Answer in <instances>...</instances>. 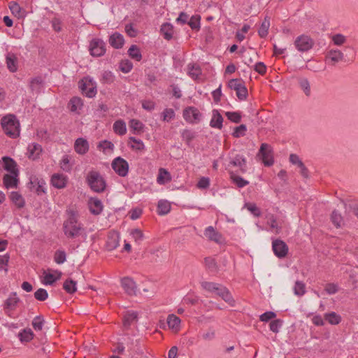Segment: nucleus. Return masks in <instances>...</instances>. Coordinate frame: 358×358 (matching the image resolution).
I'll return each mask as SVG.
<instances>
[{"instance_id": "nucleus-52", "label": "nucleus", "mask_w": 358, "mask_h": 358, "mask_svg": "<svg viewBox=\"0 0 358 358\" xmlns=\"http://www.w3.org/2000/svg\"><path fill=\"white\" fill-rule=\"evenodd\" d=\"M61 169L66 171L70 172L72 169V165L70 164V157L69 155H64L60 162Z\"/></svg>"}, {"instance_id": "nucleus-13", "label": "nucleus", "mask_w": 358, "mask_h": 358, "mask_svg": "<svg viewBox=\"0 0 358 358\" xmlns=\"http://www.w3.org/2000/svg\"><path fill=\"white\" fill-rule=\"evenodd\" d=\"M185 120L191 123L198 122L201 120V114L199 110L194 107H188L183 111Z\"/></svg>"}, {"instance_id": "nucleus-47", "label": "nucleus", "mask_w": 358, "mask_h": 358, "mask_svg": "<svg viewBox=\"0 0 358 358\" xmlns=\"http://www.w3.org/2000/svg\"><path fill=\"white\" fill-rule=\"evenodd\" d=\"M294 293L298 296L304 295L306 293V285L302 281H296L294 287Z\"/></svg>"}, {"instance_id": "nucleus-11", "label": "nucleus", "mask_w": 358, "mask_h": 358, "mask_svg": "<svg viewBox=\"0 0 358 358\" xmlns=\"http://www.w3.org/2000/svg\"><path fill=\"white\" fill-rule=\"evenodd\" d=\"M20 301V299L17 296V293L12 292L3 303V310L6 315L11 317L12 312L15 310Z\"/></svg>"}, {"instance_id": "nucleus-59", "label": "nucleus", "mask_w": 358, "mask_h": 358, "mask_svg": "<svg viewBox=\"0 0 358 358\" xmlns=\"http://www.w3.org/2000/svg\"><path fill=\"white\" fill-rule=\"evenodd\" d=\"M225 115L234 123H239L241 120V115L238 112H226Z\"/></svg>"}, {"instance_id": "nucleus-33", "label": "nucleus", "mask_w": 358, "mask_h": 358, "mask_svg": "<svg viewBox=\"0 0 358 358\" xmlns=\"http://www.w3.org/2000/svg\"><path fill=\"white\" fill-rule=\"evenodd\" d=\"M138 314L134 311H128L124 316L123 325L125 328L129 329L131 324L137 320Z\"/></svg>"}, {"instance_id": "nucleus-24", "label": "nucleus", "mask_w": 358, "mask_h": 358, "mask_svg": "<svg viewBox=\"0 0 358 358\" xmlns=\"http://www.w3.org/2000/svg\"><path fill=\"white\" fill-rule=\"evenodd\" d=\"M124 43V40L123 36L117 32L113 34L109 38L110 45L115 49L121 48Z\"/></svg>"}, {"instance_id": "nucleus-46", "label": "nucleus", "mask_w": 358, "mask_h": 358, "mask_svg": "<svg viewBox=\"0 0 358 358\" xmlns=\"http://www.w3.org/2000/svg\"><path fill=\"white\" fill-rule=\"evenodd\" d=\"M230 178L238 187H243L249 184V182L241 176L235 175L233 172L230 173Z\"/></svg>"}, {"instance_id": "nucleus-41", "label": "nucleus", "mask_w": 358, "mask_h": 358, "mask_svg": "<svg viewBox=\"0 0 358 358\" xmlns=\"http://www.w3.org/2000/svg\"><path fill=\"white\" fill-rule=\"evenodd\" d=\"M169 180H171L170 173L165 169L160 168L157 178V182L163 185Z\"/></svg>"}, {"instance_id": "nucleus-21", "label": "nucleus", "mask_w": 358, "mask_h": 358, "mask_svg": "<svg viewBox=\"0 0 358 358\" xmlns=\"http://www.w3.org/2000/svg\"><path fill=\"white\" fill-rule=\"evenodd\" d=\"M42 152L41 145L38 143H31L28 145L27 153L28 157L32 160L38 159Z\"/></svg>"}, {"instance_id": "nucleus-7", "label": "nucleus", "mask_w": 358, "mask_h": 358, "mask_svg": "<svg viewBox=\"0 0 358 358\" xmlns=\"http://www.w3.org/2000/svg\"><path fill=\"white\" fill-rule=\"evenodd\" d=\"M294 44L299 52H307L313 48L315 42L310 36L302 34L296 38Z\"/></svg>"}, {"instance_id": "nucleus-19", "label": "nucleus", "mask_w": 358, "mask_h": 358, "mask_svg": "<svg viewBox=\"0 0 358 358\" xmlns=\"http://www.w3.org/2000/svg\"><path fill=\"white\" fill-rule=\"evenodd\" d=\"M4 169L10 172L11 174L17 175L19 174V171L17 168V163L10 157H3L2 158Z\"/></svg>"}, {"instance_id": "nucleus-2", "label": "nucleus", "mask_w": 358, "mask_h": 358, "mask_svg": "<svg viewBox=\"0 0 358 358\" xmlns=\"http://www.w3.org/2000/svg\"><path fill=\"white\" fill-rule=\"evenodd\" d=\"M201 286L207 292L215 293L229 305H234L235 301L231 293L224 285L213 282L203 281L201 282Z\"/></svg>"}, {"instance_id": "nucleus-55", "label": "nucleus", "mask_w": 358, "mask_h": 358, "mask_svg": "<svg viewBox=\"0 0 358 358\" xmlns=\"http://www.w3.org/2000/svg\"><path fill=\"white\" fill-rule=\"evenodd\" d=\"M331 220L335 227H340L343 222V217L336 210H334L331 215Z\"/></svg>"}, {"instance_id": "nucleus-25", "label": "nucleus", "mask_w": 358, "mask_h": 358, "mask_svg": "<svg viewBox=\"0 0 358 358\" xmlns=\"http://www.w3.org/2000/svg\"><path fill=\"white\" fill-rule=\"evenodd\" d=\"M74 149L77 153L84 155L89 150V143L87 140L79 138L75 142Z\"/></svg>"}, {"instance_id": "nucleus-53", "label": "nucleus", "mask_w": 358, "mask_h": 358, "mask_svg": "<svg viewBox=\"0 0 358 358\" xmlns=\"http://www.w3.org/2000/svg\"><path fill=\"white\" fill-rule=\"evenodd\" d=\"M162 120L164 122H170L175 117V112L172 108H166L162 113Z\"/></svg>"}, {"instance_id": "nucleus-31", "label": "nucleus", "mask_w": 358, "mask_h": 358, "mask_svg": "<svg viewBox=\"0 0 358 358\" xmlns=\"http://www.w3.org/2000/svg\"><path fill=\"white\" fill-rule=\"evenodd\" d=\"M54 273L55 274L46 273L44 275V280L43 281V283L45 285H52L57 280L60 279L62 276V272L58 270H56L54 271Z\"/></svg>"}, {"instance_id": "nucleus-54", "label": "nucleus", "mask_w": 358, "mask_h": 358, "mask_svg": "<svg viewBox=\"0 0 358 358\" xmlns=\"http://www.w3.org/2000/svg\"><path fill=\"white\" fill-rule=\"evenodd\" d=\"M66 255L64 250H59L55 252L54 260L57 264H63L66 261Z\"/></svg>"}, {"instance_id": "nucleus-58", "label": "nucleus", "mask_w": 358, "mask_h": 358, "mask_svg": "<svg viewBox=\"0 0 358 358\" xmlns=\"http://www.w3.org/2000/svg\"><path fill=\"white\" fill-rule=\"evenodd\" d=\"M43 83V79L41 77L34 78L30 81V89L31 91H38L41 85Z\"/></svg>"}, {"instance_id": "nucleus-3", "label": "nucleus", "mask_w": 358, "mask_h": 358, "mask_svg": "<svg viewBox=\"0 0 358 358\" xmlns=\"http://www.w3.org/2000/svg\"><path fill=\"white\" fill-rule=\"evenodd\" d=\"M1 124L4 133L15 138L20 135V122L14 115H7L1 120Z\"/></svg>"}, {"instance_id": "nucleus-4", "label": "nucleus", "mask_w": 358, "mask_h": 358, "mask_svg": "<svg viewBox=\"0 0 358 358\" xmlns=\"http://www.w3.org/2000/svg\"><path fill=\"white\" fill-rule=\"evenodd\" d=\"M85 180L90 188L94 192L102 193L106 189V180L97 171H90L86 176Z\"/></svg>"}, {"instance_id": "nucleus-15", "label": "nucleus", "mask_w": 358, "mask_h": 358, "mask_svg": "<svg viewBox=\"0 0 358 358\" xmlns=\"http://www.w3.org/2000/svg\"><path fill=\"white\" fill-rule=\"evenodd\" d=\"M289 159L290 163L296 165L300 169V173L304 178H309V171L308 169L297 155L291 154Z\"/></svg>"}, {"instance_id": "nucleus-51", "label": "nucleus", "mask_w": 358, "mask_h": 358, "mask_svg": "<svg viewBox=\"0 0 358 358\" xmlns=\"http://www.w3.org/2000/svg\"><path fill=\"white\" fill-rule=\"evenodd\" d=\"M204 264L207 268L211 271L217 270V264L215 259L211 257H207L204 259Z\"/></svg>"}, {"instance_id": "nucleus-36", "label": "nucleus", "mask_w": 358, "mask_h": 358, "mask_svg": "<svg viewBox=\"0 0 358 358\" xmlns=\"http://www.w3.org/2000/svg\"><path fill=\"white\" fill-rule=\"evenodd\" d=\"M34 333L29 328L23 329L18 334V338L22 343L29 342L34 338Z\"/></svg>"}, {"instance_id": "nucleus-49", "label": "nucleus", "mask_w": 358, "mask_h": 358, "mask_svg": "<svg viewBox=\"0 0 358 358\" xmlns=\"http://www.w3.org/2000/svg\"><path fill=\"white\" fill-rule=\"evenodd\" d=\"M9 8L11 13L17 17H22L23 16L22 12V9L16 2L12 1L9 3Z\"/></svg>"}, {"instance_id": "nucleus-35", "label": "nucleus", "mask_w": 358, "mask_h": 358, "mask_svg": "<svg viewBox=\"0 0 358 358\" xmlns=\"http://www.w3.org/2000/svg\"><path fill=\"white\" fill-rule=\"evenodd\" d=\"M269 27L270 17L268 16H266L258 30L259 36L261 38H265L268 35Z\"/></svg>"}, {"instance_id": "nucleus-14", "label": "nucleus", "mask_w": 358, "mask_h": 358, "mask_svg": "<svg viewBox=\"0 0 358 358\" xmlns=\"http://www.w3.org/2000/svg\"><path fill=\"white\" fill-rule=\"evenodd\" d=\"M121 285L124 290L129 295H136V284L134 280L129 277H124L121 280Z\"/></svg>"}, {"instance_id": "nucleus-26", "label": "nucleus", "mask_w": 358, "mask_h": 358, "mask_svg": "<svg viewBox=\"0 0 358 358\" xmlns=\"http://www.w3.org/2000/svg\"><path fill=\"white\" fill-rule=\"evenodd\" d=\"M18 174L13 175V174H5L3 178V182L4 186L7 188H16L17 187L18 184V179H17Z\"/></svg>"}, {"instance_id": "nucleus-6", "label": "nucleus", "mask_w": 358, "mask_h": 358, "mask_svg": "<svg viewBox=\"0 0 358 358\" xmlns=\"http://www.w3.org/2000/svg\"><path fill=\"white\" fill-rule=\"evenodd\" d=\"M228 87L231 90L236 91V94L238 99L243 101L246 99L248 96V89L245 85L243 80L238 78L231 79L228 82Z\"/></svg>"}, {"instance_id": "nucleus-32", "label": "nucleus", "mask_w": 358, "mask_h": 358, "mask_svg": "<svg viewBox=\"0 0 358 358\" xmlns=\"http://www.w3.org/2000/svg\"><path fill=\"white\" fill-rule=\"evenodd\" d=\"M83 102L81 98L78 96L72 97L69 102V108L71 112H77L82 108Z\"/></svg>"}, {"instance_id": "nucleus-5", "label": "nucleus", "mask_w": 358, "mask_h": 358, "mask_svg": "<svg viewBox=\"0 0 358 358\" xmlns=\"http://www.w3.org/2000/svg\"><path fill=\"white\" fill-rule=\"evenodd\" d=\"M82 93L88 98H92L96 94V85L90 77H85L78 83Z\"/></svg>"}, {"instance_id": "nucleus-57", "label": "nucleus", "mask_w": 358, "mask_h": 358, "mask_svg": "<svg viewBox=\"0 0 358 358\" xmlns=\"http://www.w3.org/2000/svg\"><path fill=\"white\" fill-rule=\"evenodd\" d=\"M34 297L36 299L40 301H44L48 297V292L43 288L37 289L34 293Z\"/></svg>"}, {"instance_id": "nucleus-1", "label": "nucleus", "mask_w": 358, "mask_h": 358, "mask_svg": "<svg viewBox=\"0 0 358 358\" xmlns=\"http://www.w3.org/2000/svg\"><path fill=\"white\" fill-rule=\"evenodd\" d=\"M63 231L68 238H75L85 233L83 225L78 222L76 213L71 210L63 223Z\"/></svg>"}, {"instance_id": "nucleus-61", "label": "nucleus", "mask_w": 358, "mask_h": 358, "mask_svg": "<svg viewBox=\"0 0 358 358\" xmlns=\"http://www.w3.org/2000/svg\"><path fill=\"white\" fill-rule=\"evenodd\" d=\"M299 85L301 88L303 90L304 93L306 96H309L310 94V83L306 78H301L299 80Z\"/></svg>"}, {"instance_id": "nucleus-10", "label": "nucleus", "mask_w": 358, "mask_h": 358, "mask_svg": "<svg viewBox=\"0 0 358 358\" xmlns=\"http://www.w3.org/2000/svg\"><path fill=\"white\" fill-rule=\"evenodd\" d=\"M90 52L93 57H101L106 52V43L103 40L94 38L90 44Z\"/></svg>"}, {"instance_id": "nucleus-17", "label": "nucleus", "mask_w": 358, "mask_h": 358, "mask_svg": "<svg viewBox=\"0 0 358 358\" xmlns=\"http://www.w3.org/2000/svg\"><path fill=\"white\" fill-rule=\"evenodd\" d=\"M326 59L331 65H335L336 63L344 59V54L338 49H331L327 52Z\"/></svg>"}, {"instance_id": "nucleus-34", "label": "nucleus", "mask_w": 358, "mask_h": 358, "mask_svg": "<svg viewBox=\"0 0 358 358\" xmlns=\"http://www.w3.org/2000/svg\"><path fill=\"white\" fill-rule=\"evenodd\" d=\"M171 210V203L166 200H160L157 205V213L160 215L168 214Z\"/></svg>"}, {"instance_id": "nucleus-39", "label": "nucleus", "mask_w": 358, "mask_h": 358, "mask_svg": "<svg viewBox=\"0 0 358 358\" xmlns=\"http://www.w3.org/2000/svg\"><path fill=\"white\" fill-rule=\"evenodd\" d=\"M76 281L69 278L63 284V289L70 294H74L77 291Z\"/></svg>"}, {"instance_id": "nucleus-50", "label": "nucleus", "mask_w": 358, "mask_h": 358, "mask_svg": "<svg viewBox=\"0 0 358 358\" xmlns=\"http://www.w3.org/2000/svg\"><path fill=\"white\" fill-rule=\"evenodd\" d=\"M131 236L134 239L135 242L137 244H141V243L144 239V235L143 231L139 229H132L130 232Z\"/></svg>"}, {"instance_id": "nucleus-62", "label": "nucleus", "mask_w": 358, "mask_h": 358, "mask_svg": "<svg viewBox=\"0 0 358 358\" xmlns=\"http://www.w3.org/2000/svg\"><path fill=\"white\" fill-rule=\"evenodd\" d=\"M245 207L251 212L255 217H259L261 215L260 209L257 207L255 203H246Z\"/></svg>"}, {"instance_id": "nucleus-38", "label": "nucleus", "mask_w": 358, "mask_h": 358, "mask_svg": "<svg viewBox=\"0 0 358 358\" xmlns=\"http://www.w3.org/2000/svg\"><path fill=\"white\" fill-rule=\"evenodd\" d=\"M324 318L330 324L332 325L338 324L341 322V317L335 312L325 313L324 315Z\"/></svg>"}, {"instance_id": "nucleus-8", "label": "nucleus", "mask_w": 358, "mask_h": 358, "mask_svg": "<svg viewBox=\"0 0 358 358\" xmlns=\"http://www.w3.org/2000/svg\"><path fill=\"white\" fill-rule=\"evenodd\" d=\"M114 171L121 177H125L129 172L128 162L121 157L115 158L111 164Z\"/></svg>"}, {"instance_id": "nucleus-28", "label": "nucleus", "mask_w": 358, "mask_h": 358, "mask_svg": "<svg viewBox=\"0 0 358 358\" xmlns=\"http://www.w3.org/2000/svg\"><path fill=\"white\" fill-rule=\"evenodd\" d=\"M10 201L17 208H22L25 205V201L22 196L17 192H12L9 196Z\"/></svg>"}, {"instance_id": "nucleus-56", "label": "nucleus", "mask_w": 358, "mask_h": 358, "mask_svg": "<svg viewBox=\"0 0 358 358\" xmlns=\"http://www.w3.org/2000/svg\"><path fill=\"white\" fill-rule=\"evenodd\" d=\"M247 127L245 124H241L234 128L232 135L235 138H240L245 135Z\"/></svg>"}, {"instance_id": "nucleus-42", "label": "nucleus", "mask_w": 358, "mask_h": 358, "mask_svg": "<svg viewBox=\"0 0 358 358\" xmlns=\"http://www.w3.org/2000/svg\"><path fill=\"white\" fill-rule=\"evenodd\" d=\"M267 223L269 224L272 231H275V233L278 234L281 231V227L278 226L275 217L269 214L266 216Z\"/></svg>"}, {"instance_id": "nucleus-45", "label": "nucleus", "mask_w": 358, "mask_h": 358, "mask_svg": "<svg viewBox=\"0 0 358 358\" xmlns=\"http://www.w3.org/2000/svg\"><path fill=\"white\" fill-rule=\"evenodd\" d=\"M181 136L183 141H185L187 145H189L190 143L196 137V133L189 129H185L181 133Z\"/></svg>"}, {"instance_id": "nucleus-18", "label": "nucleus", "mask_w": 358, "mask_h": 358, "mask_svg": "<svg viewBox=\"0 0 358 358\" xmlns=\"http://www.w3.org/2000/svg\"><path fill=\"white\" fill-rule=\"evenodd\" d=\"M120 245V234L117 231L110 232L106 241V248L109 251L116 249Z\"/></svg>"}, {"instance_id": "nucleus-23", "label": "nucleus", "mask_w": 358, "mask_h": 358, "mask_svg": "<svg viewBox=\"0 0 358 358\" xmlns=\"http://www.w3.org/2000/svg\"><path fill=\"white\" fill-rule=\"evenodd\" d=\"M204 235L210 241L220 243L222 241V235L216 231L213 227H208L204 231Z\"/></svg>"}, {"instance_id": "nucleus-20", "label": "nucleus", "mask_w": 358, "mask_h": 358, "mask_svg": "<svg viewBox=\"0 0 358 358\" xmlns=\"http://www.w3.org/2000/svg\"><path fill=\"white\" fill-rule=\"evenodd\" d=\"M237 166L239 167L241 173L246 171V159L241 155H236L235 157L231 159L229 166Z\"/></svg>"}, {"instance_id": "nucleus-22", "label": "nucleus", "mask_w": 358, "mask_h": 358, "mask_svg": "<svg viewBox=\"0 0 358 358\" xmlns=\"http://www.w3.org/2000/svg\"><path fill=\"white\" fill-rule=\"evenodd\" d=\"M66 177L63 174L55 173L52 176L51 183L57 189L65 187L66 185Z\"/></svg>"}, {"instance_id": "nucleus-27", "label": "nucleus", "mask_w": 358, "mask_h": 358, "mask_svg": "<svg viewBox=\"0 0 358 358\" xmlns=\"http://www.w3.org/2000/svg\"><path fill=\"white\" fill-rule=\"evenodd\" d=\"M223 117L217 110H213V117L210 125L213 128L221 129L222 128Z\"/></svg>"}, {"instance_id": "nucleus-60", "label": "nucleus", "mask_w": 358, "mask_h": 358, "mask_svg": "<svg viewBox=\"0 0 358 358\" xmlns=\"http://www.w3.org/2000/svg\"><path fill=\"white\" fill-rule=\"evenodd\" d=\"M331 40L334 42V44L336 45H342L344 44L347 39L346 37L341 34H336L331 36Z\"/></svg>"}, {"instance_id": "nucleus-48", "label": "nucleus", "mask_w": 358, "mask_h": 358, "mask_svg": "<svg viewBox=\"0 0 358 358\" xmlns=\"http://www.w3.org/2000/svg\"><path fill=\"white\" fill-rule=\"evenodd\" d=\"M45 320L41 315L36 316L32 321V327L35 331H41L44 325Z\"/></svg>"}, {"instance_id": "nucleus-16", "label": "nucleus", "mask_w": 358, "mask_h": 358, "mask_svg": "<svg viewBox=\"0 0 358 358\" xmlns=\"http://www.w3.org/2000/svg\"><path fill=\"white\" fill-rule=\"evenodd\" d=\"M90 211L92 214L98 215L103 211V206L100 199L96 197H91L88 201Z\"/></svg>"}, {"instance_id": "nucleus-29", "label": "nucleus", "mask_w": 358, "mask_h": 358, "mask_svg": "<svg viewBox=\"0 0 358 358\" xmlns=\"http://www.w3.org/2000/svg\"><path fill=\"white\" fill-rule=\"evenodd\" d=\"M160 32L166 40L169 41L173 38V27L170 23H164L161 26Z\"/></svg>"}, {"instance_id": "nucleus-30", "label": "nucleus", "mask_w": 358, "mask_h": 358, "mask_svg": "<svg viewBox=\"0 0 358 358\" xmlns=\"http://www.w3.org/2000/svg\"><path fill=\"white\" fill-rule=\"evenodd\" d=\"M7 68L10 72H15L17 70V59L14 54L8 53L6 57Z\"/></svg>"}, {"instance_id": "nucleus-12", "label": "nucleus", "mask_w": 358, "mask_h": 358, "mask_svg": "<svg viewBox=\"0 0 358 358\" xmlns=\"http://www.w3.org/2000/svg\"><path fill=\"white\" fill-rule=\"evenodd\" d=\"M272 248L275 255L278 258H283L287 255L288 246L281 240L273 241Z\"/></svg>"}, {"instance_id": "nucleus-43", "label": "nucleus", "mask_w": 358, "mask_h": 358, "mask_svg": "<svg viewBox=\"0 0 358 358\" xmlns=\"http://www.w3.org/2000/svg\"><path fill=\"white\" fill-rule=\"evenodd\" d=\"M187 69L188 75L194 80L198 78L199 76L201 74V69L198 65L189 64L187 66Z\"/></svg>"}, {"instance_id": "nucleus-64", "label": "nucleus", "mask_w": 358, "mask_h": 358, "mask_svg": "<svg viewBox=\"0 0 358 358\" xmlns=\"http://www.w3.org/2000/svg\"><path fill=\"white\" fill-rule=\"evenodd\" d=\"M254 70L259 73L260 75L263 76L266 73V66L264 64V62H257L253 67Z\"/></svg>"}, {"instance_id": "nucleus-9", "label": "nucleus", "mask_w": 358, "mask_h": 358, "mask_svg": "<svg viewBox=\"0 0 358 358\" xmlns=\"http://www.w3.org/2000/svg\"><path fill=\"white\" fill-rule=\"evenodd\" d=\"M259 155L261 156L262 162L266 166H271L273 164L274 160L273 157V151L271 145L267 143H262L259 150Z\"/></svg>"}, {"instance_id": "nucleus-63", "label": "nucleus", "mask_w": 358, "mask_h": 358, "mask_svg": "<svg viewBox=\"0 0 358 358\" xmlns=\"http://www.w3.org/2000/svg\"><path fill=\"white\" fill-rule=\"evenodd\" d=\"M282 324V320L280 319L273 320L269 324L270 330L274 333H278Z\"/></svg>"}, {"instance_id": "nucleus-44", "label": "nucleus", "mask_w": 358, "mask_h": 358, "mask_svg": "<svg viewBox=\"0 0 358 358\" xmlns=\"http://www.w3.org/2000/svg\"><path fill=\"white\" fill-rule=\"evenodd\" d=\"M129 57L136 61H140L142 59L141 51L137 45H132L128 50Z\"/></svg>"}, {"instance_id": "nucleus-40", "label": "nucleus", "mask_w": 358, "mask_h": 358, "mask_svg": "<svg viewBox=\"0 0 358 358\" xmlns=\"http://www.w3.org/2000/svg\"><path fill=\"white\" fill-rule=\"evenodd\" d=\"M113 128L115 133L117 134L122 136L126 134V124L123 120H119L115 121L113 124Z\"/></svg>"}, {"instance_id": "nucleus-37", "label": "nucleus", "mask_w": 358, "mask_h": 358, "mask_svg": "<svg viewBox=\"0 0 358 358\" xmlns=\"http://www.w3.org/2000/svg\"><path fill=\"white\" fill-rule=\"evenodd\" d=\"M180 319L176 315L171 314L168 315L167 324L169 328L178 330L180 329Z\"/></svg>"}]
</instances>
